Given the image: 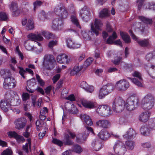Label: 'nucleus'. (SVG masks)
<instances>
[{
    "label": "nucleus",
    "mask_w": 155,
    "mask_h": 155,
    "mask_svg": "<svg viewBox=\"0 0 155 155\" xmlns=\"http://www.w3.org/2000/svg\"><path fill=\"white\" fill-rule=\"evenodd\" d=\"M154 104V99L152 95L148 94L142 99L141 106L143 109L148 110L151 109Z\"/></svg>",
    "instance_id": "1"
},
{
    "label": "nucleus",
    "mask_w": 155,
    "mask_h": 155,
    "mask_svg": "<svg viewBox=\"0 0 155 155\" xmlns=\"http://www.w3.org/2000/svg\"><path fill=\"white\" fill-rule=\"evenodd\" d=\"M55 63L54 56L52 55L46 54L43 58V71L45 69L50 70L54 66Z\"/></svg>",
    "instance_id": "2"
},
{
    "label": "nucleus",
    "mask_w": 155,
    "mask_h": 155,
    "mask_svg": "<svg viewBox=\"0 0 155 155\" xmlns=\"http://www.w3.org/2000/svg\"><path fill=\"white\" fill-rule=\"evenodd\" d=\"M125 104V101L121 98L116 97L113 102L112 109L114 112L120 113L124 110Z\"/></svg>",
    "instance_id": "3"
},
{
    "label": "nucleus",
    "mask_w": 155,
    "mask_h": 155,
    "mask_svg": "<svg viewBox=\"0 0 155 155\" xmlns=\"http://www.w3.org/2000/svg\"><path fill=\"white\" fill-rule=\"evenodd\" d=\"M114 152L117 155H124L127 151L125 144L122 141L117 140L113 146Z\"/></svg>",
    "instance_id": "4"
},
{
    "label": "nucleus",
    "mask_w": 155,
    "mask_h": 155,
    "mask_svg": "<svg viewBox=\"0 0 155 155\" xmlns=\"http://www.w3.org/2000/svg\"><path fill=\"white\" fill-rule=\"evenodd\" d=\"M41 35L47 39L50 38L52 36L51 33L44 31H41V33H39L37 34L33 33L30 34L28 35V38L31 39L32 41H41L43 39V38L41 36Z\"/></svg>",
    "instance_id": "5"
},
{
    "label": "nucleus",
    "mask_w": 155,
    "mask_h": 155,
    "mask_svg": "<svg viewBox=\"0 0 155 155\" xmlns=\"http://www.w3.org/2000/svg\"><path fill=\"white\" fill-rule=\"evenodd\" d=\"M114 87V86L110 84L103 86L100 90L98 95L99 98L102 99L104 98L113 91Z\"/></svg>",
    "instance_id": "6"
},
{
    "label": "nucleus",
    "mask_w": 155,
    "mask_h": 155,
    "mask_svg": "<svg viewBox=\"0 0 155 155\" xmlns=\"http://www.w3.org/2000/svg\"><path fill=\"white\" fill-rule=\"evenodd\" d=\"M54 11L55 13L61 19L66 18L68 15L65 8L61 4L55 8Z\"/></svg>",
    "instance_id": "7"
},
{
    "label": "nucleus",
    "mask_w": 155,
    "mask_h": 155,
    "mask_svg": "<svg viewBox=\"0 0 155 155\" xmlns=\"http://www.w3.org/2000/svg\"><path fill=\"white\" fill-rule=\"evenodd\" d=\"M138 101L137 98L131 96L127 99L126 102H125V106L127 110L132 111L135 108L136 104H137Z\"/></svg>",
    "instance_id": "8"
},
{
    "label": "nucleus",
    "mask_w": 155,
    "mask_h": 155,
    "mask_svg": "<svg viewBox=\"0 0 155 155\" xmlns=\"http://www.w3.org/2000/svg\"><path fill=\"white\" fill-rule=\"evenodd\" d=\"M129 87V82L125 79H122L117 81L115 84V88L118 91H123L127 90Z\"/></svg>",
    "instance_id": "9"
},
{
    "label": "nucleus",
    "mask_w": 155,
    "mask_h": 155,
    "mask_svg": "<svg viewBox=\"0 0 155 155\" xmlns=\"http://www.w3.org/2000/svg\"><path fill=\"white\" fill-rule=\"evenodd\" d=\"M16 85V81L11 75L5 78L3 84V87L5 89H11Z\"/></svg>",
    "instance_id": "10"
},
{
    "label": "nucleus",
    "mask_w": 155,
    "mask_h": 155,
    "mask_svg": "<svg viewBox=\"0 0 155 155\" xmlns=\"http://www.w3.org/2000/svg\"><path fill=\"white\" fill-rule=\"evenodd\" d=\"M102 25L103 23L101 21L96 19L94 22L91 24V30L97 36L99 33V31L101 30V28Z\"/></svg>",
    "instance_id": "11"
},
{
    "label": "nucleus",
    "mask_w": 155,
    "mask_h": 155,
    "mask_svg": "<svg viewBox=\"0 0 155 155\" xmlns=\"http://www.w3.org/2000/svg\"><path fill=\"white\" fill-rule=\"evenodd\" d=\"M96 112L99 115L107 117L110 114V109L109 107L106 105H100L96 110Z\"/></svg>",
    "instance_id": "12"
},
{
    "label": "nucleus",
    "mask_w": 155,
    "mask_h": 155,
    "mask_svg": "<svg viewBox=\"0 0 155 155\" xmlns=\"http://www.w3.org/2000/svg\"><path fill=\"white\" fill-rule=\"evenodd\" d=\"M63 27V21L61 18H57L54 19L52 25V27L54 29L61 30Z\"/></svg>",
    "instance_id": "13"
},
{
    "label": "nucleus",
    "mask_w": 155,
    "mask_h": 155,
    "mask_svg": "<svg viewBox=\"0 0 155 155\" xmlns=\"http://www.w3.org/2000/svg\"><path fill=\"white\" fill-rule=\"evenodd\" d=\"M129 33L133 39L136 41L138 45L142 47H145L149 45V42L148 40L146 39L139 40L133 33L132 31L131 30H129Z\"/></svg>",
    "instance_id": "14"
},
{
    "label": "nucleus",
    "mask_w": 155,
    "mask_h": 155,
    "mask_svg": "<svg viewBox=\"0 0 155 155\" xmlns=\"http://www.w3.org/2000/svg\"><path fill=\"white\" fill-rule=\"evenodd\" d=\"M79 15L84 21H87L90 19V12L87 7H84L81 9Z\"/></svg>",
    "instance_id": "15"
},
{
    "label": "nucleus",
    "mask_w": 155,
    "mask_h": 155,
    "mask_svg": "<svg viewBox=\"0 0 155 155\" xmlns=\"http://www.w3.org/2000/svg\"><path fill=\"white\" fill-rule=\"evenodd\" d=\"M27 123L26 119L24 117H21L16 120L15 122V128L18 130L23 129L26 126Z\"/></svg>",
    "instance_id": "16"
},
{
    "label": "nucleus",
    "mask_w": 155,
    "mask_h": 155,
    "mask_svg": "<svg viewBox=\"0 0 155 155\" xmlns=\"http://www.w3.org/2000/svg\"><path fill=\"white\" fill-rule=\"evenodd\" d=\"M71 58L65 54L58 55L57 58L58 62L59 63L68 64L71 61Z\"/></svg>",
    "instance_id": "17"
},
{
    "label": "nucleus",
    "mask_w": 155,
    "mask_h": 155,
    "mask_svg": "<svg viewBox=\"0 0 155 155\" xmlns=\"http://www.w3.org/2000/svg\"><path fill=\"white\" fill-rule=\"evenodd\" d=\"M68 134H65L64 136V143L65 144L68 145H71L73 144V142L69 139V134L72 138H74L76 136L74 132H72L70 130L67 131Z\"/></svg>",
    "instance_id": "18"
},
{
    "label": "nucleus",
    "mask_w": 155,
    "mask_h": 155,
    "mask_svg": "<svg viewBox=\"0 0 155 155\" xmlns=\"http://www.w3.org/2000/svg\"><path fill=\"white\" fill-rule=\"evenodd\" d=\"M91 146L94 150L98 151L103 147V145L100 140H94L92 141Z\"/></svg>",
    "instance_id": "19"
},
{
    "label": "nucleus",
    "mask_w": 155,
    "mask_h": 155,
    "mask_svg": "<svg viewBox=\"0 0 155 155\" xmlns=\"http://www.w3.org/2000/svg\"><path fill=\"white\" fill-rule=\"evenodd\" d=\"M86 130L84 132V134H83L81 137H77L76 141L78 142H80L81 140H84L88 136L89 134V131L91 132L92 134H94L93 130L92 128L88 127H86Z\"/></svg>",
    "instance_id": "20"
},
{
    "label": "nucleus",
    "mask_w": 155,
    "mask_h": 155,
    "mask_svg": "<svg viewBox=\"0 0 155 155\" xmlns=\"http://www.w3.org/2000/svg\"><path fill=\"white\" fill-rule=\"evenodd\" d=\"M68 47L70 48L75 49L80 47L81 45L78 43H76L73 41L71 38H68L66 41Z\"/></svg>",
    "instance_id": "21"
},
{
    "label": "nucleus",
    "mask_w": 155,
    "mask_h": 155,
    "mask_svg": "<svg viewBox=\"0 0 155 155\" xmlns=\"http://www.w3.org/2000/svg\"><path fill=\"white\" fill-rule=\"evenodd\" d=\"M136 134L135 131L132 128H130L126 133L123 135V137L126 139H131L135 137Z\"/></svg>",
    "instance_id": "22"
},
{
    "label": "nucleus",
    "mask_w": 155,
    "mask_h": 155,
    "mask_svg": "<svg viewBox=\"0 0 155 155\" xmlns=\"http://www.w3.org/2000/svg\"><path fill=\"white\" fill-rule=\"evenodd\" d=\"M97 126L105 128H107L110 126L109 121L106 120H99L96 122Z\"/></svg>",
    "instance_id": "23"
},
{
    "label": "nucleus",
    "mask_w": 155,
    "mask_h": 155,
    "mask_svg": "<svg viewBox=\"0 0 155 155\" xmlns=\"http://www.w3.org/2000/svg\"><path fill=\"white\" fill-rule=\"evenodd\" d=\"M150 115V112L145 111L142 113L139 116V120L143 122H147L149 120Z\"/></svg>",
    "instance_id": "24"
},
{
    "label": "nucleus",
    "mask_w": 155,
    "mask_h": 155,
    "mask_svg": "<svg viewBox=\"0 0 155 155\" xmlns=\"http://www.w3.org/2000/svg\"><path fill=\"white\" fill-rule=\"evenodd\" d=\"M149 125H146L142 126L140 129L141 134L143 135H149L152 130Z\"/></svg>",
    "instance_id": "25"
},
{
    "label": "nucleus",
    "mask_w": 155,
    "mask_h": 155,
    "mask_svg": "<svg viewBox=\"0 0 155 155\" xmlns=\"http://www.w3.org/2000/svg\"><path fill=\"white\" fill-rule=\"evenodd\" d=\"M10 103L8 100L2 101L0 104V107L1 109L5 112L7 111L8 108L10 107Z\"/></svg>",
    "instance_id": "26"
},
{
    "label": "nucleus",
    "mask_w": 155,
    "mask_h": 155,
    "mask_svg": "<svg viewBox=\"0 0 155 155\" xmlns=\"http://www.w3.org/2000/svg\"><path fill=\"white\" fill-rule=\"evenodd\" d=\"M98 136L102 140H106L110 137V135L106 130H103L99 133Z\"/></svg>",
    "instance_id": "27"
},
{
    "label": "nucleus",
    "mask_w": 155,
    "mask_h": 155,
    "mask_svg": "<svg viewBox=\"0 0 155 155\" xmlns=\"http://www.w3.org/2000/svg\"><path fill=\"white\" fill-rule=\"evenodd\" d=\"M80 118L87 125L91 126L93 124V122L89 116L85 114H81Z\"/></svg>",
    "instance_id": "28"
},
{
    "label": "nucleus",
    "mask_w": 155,
    "mask_h": 155,
    "mask_svg": "<svg viewBox=\"0 0 155 155\" xmlns=\"http://www.w3.org/2000/svg\"><path fill=\"white\" fill-rule=\"evenodd\" d=\"M18 96L17 93L15 91H10L7 92L5 95V97L6 99L8 100H12Z\"/></svg>",
    "instance_id": "29"
},
{
    "label": "nucleus",
    "mask_w": 155,
    "mask_h": 155,
    "mask_svg": "<svg viewBox=\"0 0 155 155\" xmlns=\"http://www.w3.org/2000/svg\"><path fill=\"white\" fill-rule=\"evenodd\" d=\"M71 21L72 23L78 28H81L78 20L75 14L72 15L71 16Z\"/></svg>",
    "instance_id": "30"
},
{
    "label": "nucleus",
    "mask_w": 155,
    "mask_h": 155,
    "mask_svg": "<svg viewBox=\"0 0 155 155\" xmlns=\"http://www.w3.org/2000/svg\"><path fill=\"white\" fill-rule=\"evenodd\" d=\"M18 68L20 69V71H19V74L22 77H23L24 78H25L24 74L25 72H28L30 74H33V71L32 70H31V69L30 68H26L25 70L22 68L19 67Z\"/></svg>",
    "instance_id": "31"
},
{
    "label": "nucleus",
    "mask_w": 155,
    "mask_h": 155,
    "mask_svg": "<svg viewBox=\"0 0 155 155\" xmlns=\"http://www.w3.org/2000/svg\"><path fill=\"white\" fill-rule=\"evenodd\" d=\"M34 24L33 20L31 19H29L26 24V28L27 30H32L34 28Z\"/></svg>",
    "instance_id": "32"
},
{
    "label": "nucleus",
    "mask_w": 155,
    "mask_h": 155,
    "mask_svg": "<svg viewBox=\"0 0 155 155\" xmlns=\"http://www.w3.org/2000/svg\"><path fill=\"white\" fill-rule=\"evenodd\" d=\"M82 105L85 107H87L89 108H93L94 107V103L86 100L84 101H82Z\"/></svg>",
    "instance_id": "33"
},
{
    "label": "nucleus",
    "mask_w": 155,
    "mask_h": 155,
    "mask_svg": "<svg viewBox=\"0 0 155 155\" xmlns=\"http://www.w3.org/2000/svg\"><path fill=\"white\" fill-rule=\"evenodd\" d=\"M120 35L124 41L126 43H129L130 42V36L127 34L123 32H120Z\"/></svg>",
    "instance_id": "34"
},
{
    "label": "nucleus",
    "mask_w": 155,
    "mask_h": 155,
    "mask_svg": "<svg viewBox=\"0 0 155 155\" xmlns=\"http://www.w3.org/2000/svg\"><path fill=\"white\" fill-rule=\"evenodd\" d=\"M117 35L115 32H113L111 36H110L106 41L107 43L110 44L114 42V40L116 38Z\"/></svg>",
    "instance_id": "35"
},
{
    "label": "nucleus",
    "mask_w": 155,
    "mask_h": 155,
    "mask_svg": "<svg viewBox=\"0 0 155 155\" xmlns=\"http://www.w3.org/2000/svg\"><path fill=\"white\" fill-rule=\"evenodd\" d=\"M147 72L151 77L155 78V66L153 65H151Z\"/></svg>",
    "instance_id": "36"
},
{
    "label": "nucleus",
    "mask_w": 155,
    "mask_h": 155,
    "mask_svg": "<svg viewBox=\"0 0 155 155\" xmlns=\"http://www.w3.org/2000/svg\"><path fill=\"white\" fill-rule=\"evenodd\" d=\"M1 75L3 78L5 79V78L8 77V76L11 75V73L9 70H2L0 71Z\"/></svg>",
    "instance_id": "37"
},
{
    "label": "nucleus",
    "mask_w": 155,
    "mask_h": 155,
    "mask_svg": "<svg viewBox=\"0 0 155 155\" xmlns=\"http://www.w3.org/2000/svg\"><path fill=\"white\" fill-rule=\"evenodd\" d=\"M109 15V11L107 9H103L99 14L100 17L102 18L108 16Z\"/></svg>",
    "instance_id": "38"
},
{
    "label": "nucleus",
    "mask_w": 155,
    "mask_h": 155,
    "mask_svg": "<svg viewBox=\"0 0 155 155\" xmlns=\"http://www.w3.org/2000/svg\"><path fill=\"white\" fill-rule=\"evenodd\" d=\"M146 59L148 61L155 59V51L148 53L146 55Z\"/></svg>",
    "instance_id": "39"
},
{
    "label": "nucleus",
    "mask_w": 155,
    "mask_h": 155,
    "mask_svg": "<svg viewBox=\"0 0 155 155\" xmlns=\"http://www.w3.org/2000/svg\"><path fill=\"white\" fill-rule=\"evenodd\" d=\"M127 148L130 150H132L135 146V143L133 141H127L125 143Z\"/></svg>",
    "instance_id": "40"
},
{
    "label": "nucleus",
    "mask_w": 155,
    "mask_h": 155,
    "mask_svg": "<svg viewBox=\"0 0 155 155\" xmlns=\"http://www.w3.org/2000/svg\"><path fill=\"white\" fill-rule=\"evenodd\" d=\"M31 127V126L30 125H28L25 129V132L23 133L22 135L25 137L28 138L29 137L31 132L30 129Z\"/></svg>",
    "instance_id": "41"
},
{
    "label": "nucleus",
    "mask_w": 155,
    "mask_h": 155,
    "mask_svg": "<svg viewBox=\"0 0 155 155\" xmlns=\"http://www.w3.org/2000/svg\"><path fill=\"white\" fill-rule=\"evenodd\" d=\"M128 78L130 79L133 83L138 87H143V85L141 83L138 81L135 78Z\"/></svg>",
    "instance_id": "42"
},
{
    "label": "nucleus",
    "mask_w": 155,
    "mask_h": 155,
    "mask_svg": "<svg viewBox=\"0 0 155 155\" xmlns=\"http://www.w3.org/2000/svg\"><path fill=\"white\" fill-rule=\"evenodd\" d=\"M31 41L28 40L25 41L24 42V46L26 49L28 51H30L33 49V47L30 45Z\"/></svg>",
    "instance_id": "43"
},
{
    "label": "nucleus",
    "mask_w": 155,
    "mask_h": 155,
    "mask_svg": "<svg viewBox=\"0 0 155 155\" xmlns=\"http://www.w3.org/2000/svg\"><path fill=\"white\" fill-rule=\"evenodd\" d=\"M139 18L140 20H141L143 22L146 24L149 25H151L152 24V21L151 19L143 16H139Z\"/></svg>",
    "instance_id": "44"
},
{
    "label": "nucleus",
    "mask_w": 155,
    "mask_h": 155,
    "mask_svg": "<svg viewBox=\"0 0 155 155\" xmlns=\"http://www.w3.org/2000/svg\"><path fill=\"white\" fill-rule=\"evenodd\" d=\"M28 143H26L25 145L23 146V149L27 153L28 152V147L31 150V140L30 139H27Z\"/></svg>",
    "instance_id": "45"
},
{
    "label": "nucleus",
    "mask_w": 155,
    "mask_h": 155,
    "mask_svg": "<svg viewBox=\"0 0 155 155\" xmlns=\"http://www.w3.org/2000/svg\"><path fill=\"white\" fill-rule=\"evenodd\" d=\"M73 149L74 152L78 153H80L82 151V149L81 147L77 144L74 145Z\"/></svg>",
    "instance_id": "46"
},
{
    "label": "nucleus",
    "mask_w": 155,
    "mask_h": 155,
    "mask_svg": "<svg viewBox=\"0 0 155 155\" xmlns=\"http://www.w3.org/2000/svg\"><path fill=\"white\" fill-rule=\"evenodd\" d=\"M148 125L152 131L155 130V118L149 122Z\"/></svg>",
    "instance_id": "47"
},
{
    "label": "nucleus",
    "mask_w": 155,
    "mask_h": 155,
    "mask_svg": "<svg viewBox=\"0 0 155 155\" xmlns=\"http://www.w3.org/2000/svg\"><path fill=\"white\" fill-rule=\"evenodd\" d=\"M36 80L35 78H32V79L28 81L27 82L28 86L31 87L35 84Z\"/></svg>",
    "instance_id": "48"
},
{
    "label": "nucleus",
    "mask_w": 155,
    "mask_h": 155,
    "mask_svg": "<svg viewBox=\"0 0 155 155\" xmlns=\"http://www.w3.org/2000/svg\"><path fill=\"white\" fill-rule=\"evenodd\" d=\"M0 18L2 21H6L8 18V15L5 12H0Z\"/></svg>",
    "instance_id": "49"
},
{
    "label": "nucleus",
    "mask_w": 155,
    "mask_h": 155,
    "mask_svg": "<svg viewBox=\"0 0 155 155\" xmlns=\"http://www.w3.org/2000/svg\"><path fill=\"white\" fill-rule=\"evenodd\" d=\"M15 139L18 143H22L25 141V139L23 136L19 135Z\"/></svg>",
    "instance_id": "50"
},
{
    "label": "nucleus",
    "mask_w": 155,
    "mask_h": 155,
    "mask_svg": "<svg viewBox=\"0 0 155 155\" xmlns=\"http://www.w3.org/2000/svg\"><path fill=\"white\" fill-rule=\"evenodd\" d=\"M93 60V58H87L84 63V66L86 67L89 66L92 63Z\"/></svg>",
    "instance_id": "51"
},
{
    "label": "nucleus",
    "mask_w": 155,
    "mask_h": 155,
    "mask_svg": "<svg viewBox=\"0 0 155 155\" xmlns=\"http://www.w3.org/2000/svg\"><path fill=\"white\" fill-rule=\"evenodd\" d=\"M81 35L84 38L85 40L89 41L91 39V37L86 32L84 31H82Z\"/></svg>",
    "instance_id": "52"
},
{
    "label": "nucleus",
    "mask_w": 155,
    "mask_h": 155,
    "mask_svg": "<svg viewBox=\"0 0 155 155\" xmlns=\"http://www.w3.org/2000/svg\"><path fill=\"white\" fill-rule=\"evenodd\" d=\"M12 150L8 148L4 150L1 153V155H12Z\"/></svg>",
    "instance_id": "53"
},
{
    "label": "nucleus",
    "mask_w": 155,
    "mask_h": 155,
    "mask_svg": "<svg viewBox=\"0 0 155 155\" xmlns=\"http://www.w3.org/2000/svg\"><path fill=\"white\" fill-rule=\"evenodd\" d=\"M42 4V2L40 1H36L33 3L34 6V9L35 11L36 9L38 7L41 5Z\"/></svg>",
    "instance_id": "54"
},
{
    "label": "nucleus",
    "mask_w": 155,
    "mask_h": 155,
    "mask_svg": "<svg viewBox=\"0 0 155 155\" xmlns=\"http://www.w3.org/2000/svg\"><path fill=\"white\" fill-rule=\"evenodd\" d=\"M21 11L18 8L16 9L12 12V15L13 17H16L18 16L21 13Z\"/></svg>",
    "instance_id": "55"
},
{
    "label": "nucleus",
    "mask_w": 155,
    "mask_h": 155,
    "mask_svg": "<svg viewBox=\"0 0 155 155\" xmlns=\"http://www.w3.org/2000/svg\"><path fill=\"white\" fill-rule=\"evenodd\" d=\"M8 135L11 137H14L15 138L18 135V134L15 131H10L8 133Z\"/></svg>",
    "instance_id": "56"
},
{
    "label": "nucleus",
    "mask_w": 155,
    "mask_h": 155,
    "mask_svg": "<svg viewBox=\"0 0 155 155\" xmlns=\"http://www.w3.org/2000/svg\"><path fill=\"white\" fill-rule=\"evenodd\" d=\"M52 142L53 143L55 144H56L60 147H61V146H62L63 144V143L61 141L55 138L53 139Z\"/></svg>",
    "instance_id": "57"
},
{
    "label": "nucleus",
    "mask_w": 155,
    "mask_h": 155,
    "mask_svg": "<svg viewBox=\"0 0 155 155\" xmlns=\"http://www.w3.org/2000/svg\"><path fill=\"white\" fill-rule=\"evenodd\" d=\"M17 8L18 6L14 2L12 3L9 7L10 10L13 11L16 9Z\"/></svg>",
    "instance_id": "58"
},
{
    "label": "nucleus",
    "mask_w": 155,
    "mask_h": 155,
    "mask_svg": "<svg viewBox=\"0 0 155 155\" xmlns=\"http://www.w3.org/2000/svg\"><path fill=\"white\" fill-rule=\"evenodd\" d=\"M80 86L85 90H88L87 89L88 84L85 81H83L81 82L80 84Z\"/></svg>",
    "instance_id": "59"
},
{
    "label": "nucleus",
    "mask_w": 155,
    "mask_h": 155,
    "mask_svg": "<svg viewBox=\"0 0 155 155\" xmlns=\"http://www.w3.org/2000/svg\"><path fill=\"white\" fill-rule=\"evenodd\" d=\"M132 75L134 77H137L140 80H142L141 74L140 73L137 71H135L132 74Z\"/></svg>",
    "instance_id": "60"
},
{
    "label": "nucleus",
    "mask_w": 155,
    "mask_h": 155,
    "mask_svg": "<svg viewBox=\"0 0 155 155\" xmlns=\"http://www.w3.org/2000/svg\"><path fill=\"white\" fill-rule=\"evenodd\" d=\"M141 145L143 148H149L151 146V144L149 142L142 143Z\"/></svg>",
    "instance_id": "61"
},
{
    "label": "nucleus",
    "mask_w": 155,
    "mask_h": 155,
    "mask_svg": "<svg viewBox=\"0 0 155 155\" xmlns=\"http://www.w3.org/2000/svg\"><path fill=\"white\" fill-rule=\"evenodd\" d=\"M57 44V41H50L48 44V46L50 48H52L54 46Z\"/></svg>",
    "instance_id": "62"
},
{
    "label": "nucleus",
    "mask_w": 155,
    "mask_h": 155,
    "mask_svg": "<svg viewBox=\"0 0 155 155\" xmlns=\"http://www.w3.org/2000/svg\"><path fill=\"white\" fill-rule=\"evenodd\" d=\"M121 59V57H117L115 58L114 60L113 61V62L114 64H118L120 63Z\"/></svg>",
    "instance_id": "63"
},
{
    "label": "nucleus",
    "mask_w": 155,
    "mask_h": 155,
    "mask_svg": "<svg viewBox=\"0 0 155 155\" xmlns=\"http://www.w3.org/2000/svg\"><path fill=\"white\" fill-rule=\"evenodd\" d=\"M106 30L109 32H111L113 31V29L111 28L110 24L108 22L106 23Z\"/></svg>",
    "instance_id": "64"
}]
</instances>
